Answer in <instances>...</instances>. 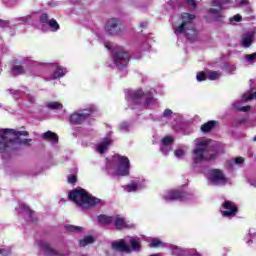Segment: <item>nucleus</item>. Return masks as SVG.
Here are the masks:
<instances>
[{"label":"nucleus","mask_w":256,"mask_h":256,"mask_svg":"<svg viewBox=\"0 0 256 256\" xmlns=\"http://www.w3.org/2000/svg\"><path fill=\"white\" fill-rule=\"evenodd\" d=\"M29 137L28 131H15L14 129L0 130V153H9L15 151L19 144V137Z\"/></svg>","instance_id":"1"},{"label":"nucleus","mask_w":256,"mask_h":256,"mask_svg":"<svg viewBox=\"0 0 256 256\" xmlns=\"http://www.w3.org/2000/svg\"><path fill=\"white\" fill-rule=\"evenodd\" d=\"M195 14L184 12L181 14V23L174 29L176 35H185L188 41H197L199 32L195 28Z\"/></svg>","instance_id":"2"},{"label":"nucleus","mask_w":256,"mask_h":256,"mask_svg":"<svg viewBox=\"0 0 256 256\" xmlns=\"http://www.w3.org/2000/svg\"><path fill=\"white\" fill-rule=\"evenodd\" d=\"M69 201L75 203L77 207H82V209H91V207H96L101 203V199L89 194L83 188H75L71 190L68 194Z\"/></svg>","instance_id":"3"},{"label":"nucleus","mask_w":256,"mask_h":256,"mask_svg":"<svg viewBox=\"0 0 256 256\" xmlns=\"http://www.w3.org/2000/svg\"><path fill=\"white\" fill-rule=\"evenodd\" d=\"M130 97L133 103H137L138 105L144 104L147 107L149 105H153L155 103V98H153V92L143 90H136L130 94Z\"/></svg>","instance_id":"4"},{"label":"nucleus","mask_w":256,"mask_h":256,"mask_svg":"<svg viewBox=\"0 0 256 256\" xmlns=\"http://www.w3.org/2000/svg\"><path fill=\"white\" fill-rule=\"evenodd\" d=\"M115 158L118 161L116 175H119L120 177H127V175H129V169H131L129 158L119 154H117Z\"/></svg>","instance_id":"5"},{"label":"nucleus","mask_w":256,"mask_h":256,"mask_svg":"<svg viewBox=\"0 0 256 256\" xmlns=\"http://www.w3.org/2000/svg\"><path fill=\"white\" fill-rule=\"evenodd\" d=\"M39 21L42 25L43 31H45V25H48V27H49L50 31H52V33H57V31H59L61 29L59 22H57V20H55L54 18L49 19V15L47 13H43L40 16Z\"/></svg>","instance_id":"6"},{"label":"nucleus","mask_w":256,"mask_h":256,"mask_svg":"<svg viewBox=\"0 0 256 256\" xmlns=\"http://www.w3.org/2000/svg\"><path fill=\"white\" fill-rule=\"evenodd\" d=\"M105 31L108 35L117 36L121 35V20L117 18H111L107 21Z\"/></svg>","instance_id":"7"},{"label":"nucleus","mask_w":256,"mask_h":256,"mask_svg":"<svg viewBox=\"0 0 256 256\" xmlns=\"http://www.w3.org/2000/svg\"><path fill=\"white\" fill-rule=\"evenodd\" d=\"M190 194L183 190H170L164 195L165 201H187Z\"/></svg>","instance_id":"8"},{"label":"nucleus","mask_w":256,"mask_h":256,"mask_svg":"<svg viewBox=\"0 0 256 256\" xmlns=\"http://www.w3.org/2000/svg\"><path fill=\"white\" fill-rule=\"evenodd\" d=\"M222 209H224L221 210L222 217H236L237 213H239V208L231 200H225L222 204Z\"/></svg>","instance_id":"9"},{"label":"nucleus","mask_w":256,"mask_h":256,"mask_svg":"<svg viewBox=\"0 0 256 256\" xmlns=\"http://www.w3.org/2000/svg\"><path fill=\"white\" fill-rule=\"evenodd\" d=\"M209 145V140H202L199 142V147L193 150L194 163H201L205 160V151H207V146Z\"/></svg>","instance_id":"10"},{"label":"nucleus","mask_w":256,"mask_h":256,"mask_svg":"<svg viewBox=\"0 0 256 256\" xmlns=\"http://www.w3.org/2000/svg\"><path fill=\"white\" fill-rule=\"evenodd\" d=\"M91 113H95V108L91 107L86 113H73L70 116V123L72 125H83L86 119L91 116Z\"/></svg>","instance_id":"11"},{"label":"nucleus","mask_w":256,"mask_h":256,"mask_svg":"<svg viewBox=\"0 0 256 256\" xmlns=\"http://www.w3.org/2000/svg\"><path fill=\"white\" fill-rule=\"evenodd\" d=\"M211 5L212 7H219V8L218 9L210 8L208 10V13L212 15L214 21H221V19H223V13L221 12L223 7L221 6V1L213 0Z\"/></svg>","instance_id":"12"},{"label":"nucleus","mask_w":256,"mask_h":256,"mask_svg":"<svg viewBox=\"0 0 256 256\" xmlns=\"http://www.w3.org/2000/svg\"><path fill=\"white\" fill-rule=\"evenodd\" d=\"M131 57L127 52L119 51L114 55V63L117 67H127Z\"/></svg>","instance_id":"13"},{"label":"nucleus","mask_w":256,"mask_h":256,"mask_svg":"<svg viewBox=\"0 0 256 256\" xmlns=\"http://www.w3.org/2000/svg\"><path fill=\"white\" fill-rule=\"evenodd\" d=\"M210 181L212 183H222L223 185H225V183H227V178L225 177V174H223V170L213 169L211 171Z\"/></svg>","instance_id":"14"},{"label":"nucleus","mask_w":256,"mask_h":256,"mask_svg":"<svg viewBox=\"0 0 256 256\" xmlns=\"http://www.w3.org/2000/svg\"><path fill=\"white\" fill-rule=\"evenodd\" d=\"M111 247L120 253H131V247L123 239L112 242Z\"/></svg>","instance_id":"15"},{"label":"nucleus","mask_w":256,"mask_h":256,"mask_svg":"<svg viewBox=\"0 0 256 256\" xmlns=\"http://www.w3.org/2000/svg\"><path fill=\"white\" fill-rule=\"evenodd\" d=\"M114 227L117 231H123V229H127V221H125V218L121 217V215H115L113 217Z\"/></svg>","instance_id":"16"},{"label":"nucleus","mask_w":256,"mask_h":256,"mask_svg":"<svg viewBox=\"0 0 256 256\" xmlns=\"http://www.w3.org/2000/svg\"><path fill=\"white\" fill-rule=\"evenodd\" d=\"M42 248H43V251H44L45 255H48V256H65V253L55 250L53 247H51V245H49V243H43Z\"/></svg>","instance_id":"17"},{"label":"nucleus","mask_w":256,"mask_h":256,"mask_svg":"<svg viewBox=\"0 0 256 256\" xmlns=\"http://www.w3.org/2000/svg\"><path fill=\"white\" fill-rule=\"evenodd\" d=\"M21 211H25L30 218L31 223H37V218L35 217V211L29 208L28 205L26 204H21L20 205Z\"/></svg>","instance_id":"18"},{"label":"nucleus","mask_w":256,"mask_h":256,"mask_svg":"<svg viewBox=\"0 0 256 256\" xmlns=\"http://www.w3.org/2000/svg\"><path fill=\"white\" fill-rule=\"evenodd\" d=\"M113 217L114 216H109L107 214H101L97 217V221L100 225L107 226L113 223Z\"/></svg>","instance_id":"19"},{"label":"nucleus","mask_w":256,"mask_h":256,"mask_svg":"<svg viewBox=\"0 0 256 256\" xmlns=\"http://www.w3.org/2000/svg\"><path fill=\"white\" fill-rule=\"evenodd\" d=\"M216 126H217V121L210 120L201 126V131L202 133H209L210 131H213V129H215Z\"/></svg>","instance_id":"20"},{"label":"nucleus","mask_w":256,"mask_h":256,"mask_svg":"<svg viewBox=\"0 0 256 256\" xmlns=\"http://www.w3.org/2000/svg\"><path fill=\"white\" fill-rule=\"evenodd\" d=\"M112 141L109 138H105L98 146L97 151L101 154L105 153L107 149H109V145H111Z\"/></svg>","instance_id":"21"},{"label":"nucleus","mask_w":256,"mask_h":256,"mask_svg":"<svg viewBox=\"0 0 256 256\" xmlns=\"http://www.w3.org/2000/svg\"><path fill=\"white\" fill-rule=\"evenodd\" d=\"M43 139L46 141H52V143H59V136L52 131H47L43 135Z\"/></svg>","instance_id":"22"},{"label":"nucleus","mask_w":256,"mask_h":256,"mask_svg":"<svg viewBox=\"0 0 256 256\" xmlns=\"http://www.w3.org/2000/svg\"><path fill=\"white\" fill-rule=\"evenodd\" d=\"M250 45H253V34L242 35V46L249 48Z\"/></svg>","instance_id":"23"},{"label":"nucleus","mask_w":256,"mask_h":256,"mask_svg":"<svg viewBox=\"0 0 256 256\" xmlns=\"http://www.w3.org/2000/svg\"><path fill=\"white\" fill-rule=\"evenodd\" d=\"M91 243H95V238H93V236H86L79 241L80 247H87V245H91Z\"/></svg>","instance_id":"24"},{"label":"nucleus","mask_w":256,"mask_h":256,"mask_svg":"<svg viewBox=\"0 0 256 256\" xmlns=\"http://www.w3.org/2000/svg\"><path fill=\"white\" fill-rule=\"evenodd\" d=\"M61 77H65V72L63 71V67H57L54 73L52 74V79H61Z\"/></svg>","instance_id":"25"},{"label":"nucleus","mask_w":256,"mask_h":256,"mask_svg":"<svg viewBox=\"0 0 256 256\" xmlns=\"http://www.w3.org/2000/svg\"><path fill=\"white\" fill-rule=\"evenodd\" d=\"M65 229L69 231V233H81V231H83V227L73 225H66Z\"/></svg>","instance_id":"26"},{"label":"nucleus","mask_w":256,"mask_h":256,"mask_svg":"<svg viewBox=\"0 0 256 256\" xmlns=\"http://www.w3.org/2000/svg\"><path fill=\"white\" fill-rule=\"evenodd\" d=\"M130 245L133 251H141V243L139 242V240L132 238L130 240Z\"/></svg>","instance_id":"27"},{"label":"nucleus","mask_w":256,"mask_h":256,"mask_svg":"<svg viewBox=\"0 0 256 256\" xmlns=\"http://www.w3.org/2000/svg\"><path fill=\"white\" fill-rule=\"evenodd\" d=\"M46 107H48V109H52L53 111H55V110L63 109V104L59 102H50L46 105Z\"/></svg>","instance_id":"28"},{"label":"nucleus","mask_w":256,"mask_h":256,"mask_svg":"<svg viewBox=\"0 0 256 256\" xmlns=\"http://www.w3.org/2000/svg\"><path fill=\"white\" fill-rule=\"evenodd\" d=\"M207 77L210 81H217V79H219V77H221V74H219V72H217V71H213V72H210L209 74H207Z\"/></svg>","instance_id":"29"},{"label":"nucleus","mask_w":256,"mask_h":256,"mask_svg":"<svg viewBox=\"0 0 256 256\" xmlns=\"http://www.w3.org/2000/svg\"><path fill=\"white\" fill-rule=\"evenodd\" d=\"M196 79H197V81H199V82H201V81H207L208 76H207V74L205 73V71H200V72L197 73Z\"/></svg>","instance_id":"30"},{"label":"nucleus","mask_w":256,"mask_h":256,"mask_svg":"<svg viewBox=\"0 0 256 256\" xmlns=\"http://www.w3.org/2000/svg\"><path fill=\"white\" fill-rule=\"evenodd\" d=\"M12 70L15 71L18 75H24L25 74V68L21 65H14Z\"/></svg>","instance_id":"31"},{"label":"nucleus","mask_w":256,"mask_h":256,"mask_svg":"<svg viewBox=\"0 0 256 256\" xmlns=\"http://www.w3.org/2000/svg\"><path fill=\"white\" fill-rule=\"evenodd\" d=\"M33 142L32 139H20L18 141V144L17 145H25L26 147H31V143ZM16 145V147H17Z\"/></svg>","instance_id":"32"},{"label":"nucleus","mask_w":256,"mask_h":256,"mask_svg":"<svg viewBox=\"0 0 256 256\" xmlns=\"http://www.w3.org/2000/svg\"><path fill=\"white\" fill-rule=\"evenodd\" d=\"M246 61H248L249 63H254L255 59H256V52L252 53V54H247L245 56Z\"/></svg>","instance_id":"33"},{"label":"nucleus","mask_w":256,"mask_h":256,"mask_svg":"<svg viewBox=\"0 0 256 256\" xmlns=\"http://www.w3.org/2000/svg\"><path fill=\"white\" fill-rule=\"evenodd\" d=\"M162 143L163 145L167 146V145H171V143H173V138L171 136H165L162 139Z\"/></svg>","instance_id":"34"},{"label":"nucleus","mask_w":256,"mask_h":256,"mask_svg":"<svg viewBox=\"0 0 256 256\" xmlns=\"http://www.w3.org/2000/svg\"><path fill=\"white\" fill-rule=\"evenodd\" d=\"M163 245V242L159 239H153L150 243V247H161Z\"/></svg>","instance_id":"35"},{"label":"nucleus","mask_w":256,"mask_h":256,"mask_svg":"<svg viewBox=\"0 0 256 256\" xmlns=\"http://www.w3.org/2000/svg\"><path fill=\"white\" fill-rule=\"evenodd\" d=\"M68 183L71 185H75L77 183V175L73 174L68 178Z\"/></svg>","instance_id":"36"},{"label":"nucleus","mask_w":256,"mask_h":256,"mask_svg":"<svg viewBox=\"0 0 256 256\" xmlns=\"http://www.w3.org/2000/svg\"><path fill=\"white\" fill-rule=\"evenodd\" d=\"M234 162H235L236 165H241L242 163L245 162V158H244V157H241V156L236 157V158L234 159Z\"/></svg>","instance_id":"37"},{"label":"nucleus","mask_w":256,"mask_h":256,"mask_svg":"<svg viewBox=\"0 0 256 256\" xmlns=\"http://www.w3.org/2000/svg\"><path fill=\"white\" fill-rule=\"evenodd\" d=\"M187 5L193 7L194 9L197 7V2L195 0H186Z\"/></svg>","instance_id":"38"},{"label":"nucleus","mask_w":256,"mask_h":256,"mask_svg":"<svg viewBox=\"0 0 256 256\" xmlns=\"http://www.w3.org/2000/svg\"><path fill=\"white\" fill-rule=\"evenodd\" d=\"M238 111H241L243 113H247V111H251V106H242L238 109Z\"/></svg>","instance_id":"39"},{"label":"nucleus","mask_w":256,"mask_h":256,"mask_svg":"<svg viewBox=\"0 0 256 256\" xmlns=\"http://www.w3.org/2000/svg\"><path fill=\"white\" fill-rule=\"evenodd\" d=\"M173 115V111L171 109H166L163 113V117H171Z\"/></svg>","instance_id":"40"},{"label":"nucleus","mask_w":256,"mask_h":256,"mask_svg":"<svg viewBox=\"0 0 256 256\" xmlns=\"http://www.w3.org/2000/svg\"><path fill=\"white\" fill-rule=\"evenodd\" d=\"M184 153L185 152L183 150H181V149L175 150V152H174L176 157H183Z\"/></svg>","instance_id":"41"},{"label":"nucleus","mask_w":256,"mask_h":256,"mask_svg":"<svg viewBox=\"0 0 256 256\" xmlns=\"http://www.w3.org/2000/svg\"><path fill=\"white\" fill-rule=\"evenodd\" d=\"M242 19H243V17H241V15H239V14H236L233 17V20L236 21V23H239Z\"/></svg>","instance_id":"42"},{"label":"nucleus","mask_w":256,"mask_h":256,"mask_svg":"<svg viewBox=\"0 0 256 256\" xmlns=\"http://www.w3.org/2000/svg\"><path fill=\"white\" fill-rule=\"evenodd\" d=\"M129 191H137V186L136 184H130L127 186Z\"/></svg>","instance_id":"43"},{"label":"nucleus","mask_w":256,"mask_h":256,"mask_svg":"<svg viewBox=\"0 0 256 256\" xmlns=\"http://www.w3.org/2000/svg\"><path fill=\"white\" fill-rule=\"evenodd\" d=\"M147 25H149V22H147V21H144V22L140 23L141 29H147Z\"/></svg>","instance_id":"44"},{"label":"nucleus","mask_w":256,"mask_h":256,"mask_svg":"<svg viewBox=\"0 0 256 256\" xmlns=\"http://www.w3.org/2000/svg\"><path fill=\"white\" fill-rule=\"evenodd\" d=\"M5 25H9V21L0 19V27H5Z\"/></svg>","instance_id":"45"},{"label":"nucleus","mask_w":256,"mask_h":256,"mask_svg":"<svg viewBox=\"0 0 256 256\" xmlns=\"http://www.w3.org/2000/svg\"><path fill=\"white\" fill-rule=\"evenodd\" d=\"M228 3H231V0H220V5L223 7V5H227Z\"/></svg>","instance_id":"46"},{"label":"nucleus","mask_w":256,"mask_h":256,"mask_svg":"<svg viewBox=\"0 0 256 256\" xmlns=\"http://www.w3.org/2000/svg\"><path fill=\"white\" fill-rule=\"evenodd\" d=\"M240 5H249V0H242L239 3Z\"/></svg>","instance_id":"47"},{"label":"nucleus","mask_w":256,"mask_h":256,"mask_svg":"<svg viewBox=\"0 0 256 256\" xmlns=\"http://www.w3.org/2000/svg\"><path fill=\"white\" fill-rule=\"evenodd\" d=\"M214 158H215V155H211V156H210V159H214Z\"/></svg>","instance_id":"48"},{"label":"nucleus","mask_w":256,"mask_h":256,"mask_svg":"<svg viewBox=\"0 0 256 256\" xmlns=\"http://www.w3.org/2000/svg\"><path fill=\"white\" fill-rule=\"evenodd\" d=\"M253 141H256V135L253 137Z\"/></svg>","instance_id":"49"},{"label":"nucleus","mask_w":256,"mask_h":256,"mask_svg":"<svg viewBox=\"0 0 256 256\" xmlns=\"http://www.w3.org/2000/svg\"><path fill=\"white\" fill-rule=\"evenodd\" d=\"M1 253H3V249H0V255H1Z\"/></svg>","instance_id":"50"},{"label":"nucleus","mask_w":256,"mask_h":256,"mask_svg":"<svg viewBox=\"0 0 256 256\" xmlns=\"http://www.w3.org/2000/svg\"><path fill=\"white\" fill-rule=\"evenodd\" d=\"M150 256H159V255H157V254H153V255H150Z\"/></svg>","instance_id":"51"},{"label":"nucleus","mask_w":256,"mask_h":256,"mask_svg":"<svg viewBox=\"0 0 256 256\" xmlns=\"http://www.w3.org/2000/svg\"><path fill=\"white\" fill-rule=\"evenodd\" d=\"M197 256H201V255L197 254Z\"/></svg>","instance_id":"52"}]
</instances>
